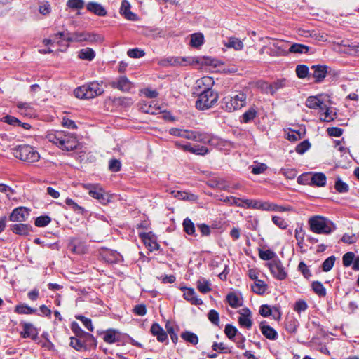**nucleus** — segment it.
I'll list each match as a JSON object with an SVG mask.
<instances>
[{
	"label": "nucleus",
	"mask_w": 359,
	"mask_h": 359,
	"mask_svg": "<svg viewBox=\"0 0 359 359\" xmlns=\"http://www.w3.org/2000/svg\"><path fill=\"white\" fill-rule=\"evenodd\" d=\"M195 64L216 66L215 60L209 57L171 56L162 59L159 62L161 66L165 67L170 66H187Z\"/></svg>",
	"instance_id": "obj_1"
},
{
	"label": "nucleus",
	"mask_w": 359,
	"mask_h": 359,
	"mask_svg": "<svg viewBox=\"0 0 359 359\" xmlns=\"http://www.w3.org/2000/svg\"><path fill=\"white\" fill-rule=\"evenodd\" d=\"M46 139L62 150L72 151L77 147L76 137L69 133L63 130L48 132Z\"/></svg>",
	"instance_id": "obj_2"
},
{
	"label": "nucleus",
	"mask_w": 359,
	"mask_h": 359,
	"mask_svg": "<svg viewBox=\"0 0 359 359\" xmlns=\"http://www.w3.org/2000/svg\"><path fill=\"white\" fill-rule=\"evenodd\" d=\"M247 104V95L242 90L231 92L222 101V108L227 112H233L241 109Z\"/></svg>",
	"instance_id": "obj_3"
},
{
	"label": "nucleus",
	"mask_w": 359,
	"mask_h": 359,
	"mask_svg": "<svg viewBox=\"0 0 359 359\" xmlns=\"http://www.w3.org/2000/svg\"><path fill=\"white\" fill-rule=\"evenodd\" d=\"M308 224L310 230L318 234H330L336 229L335 225L331 220L320 215L310 217Z\"/></svg>",
	"instance_id": "obj_4"
},
{
	"label": "nucleus",
	"mask_w": 359,
	"mask_h": 359,
	"mask_svg": "<svg viewBox=\"0 0 359 359\" xmlns=\"http://www.w3.org/2000/svg\"><path fill=\"white\" fill-rule=\"evenodd\" d=\"M11 150L15 158L27 163H34L40 159L37 150L29 144L19 145Z\"/></svg>",
	"instance_id": "obj_5"
},
{
	"label": "nucleus",
	"mask_w": 359,
	"mask_h": 359,
	"mask_svg": "<svg viewBox=\"0 0 359 359\" xmlns=\"http://www.w3.org/2000/svg\"><path fill=\"white\" fill-rule=\"evenodd\" d=\"M104 90L97 81H93L76 88L74 95L80 99H92L103 93Z\"/></svg>",
	"instance_id": "obj_6"
},
{
	"label": "nucleus",
	"mask_w": 359,
	"mask_h": 359,
	"mask_svg": "<svg viewBox=\"0 0 359 359\" xmlns=\"http://www.w3.org/2000/svg\"><path fill=\"white\" fill-rule=\"evenodd\" d=\"M64 40L66 42H88V43H100L103 41V37L99 34L81 31L75 32L72 34H65Z\"/></svg>",
	"instance_id": "obj_7"
},
{
	"label": "nucleus",
	"mask_w": 359,
	"mask_h": 359,
	"mask_svg": "<svg viewBox=\"0 0 359 359\" xmlns=\"http://www.w3.org/2000/svg\"><path fill=\"white\" fill-rule=\"evenodd\" d=\"M83 187L88 191L91 197L98 200L103 205H107L111 201L113 196L105 192L99 184H84Z\"/></svg>",
	"instance_id": "obj_8"
},
{
	"label": "nucleus",
	"mask_w": 359,
	"mask_h": 359,
	"mask_svg": "<svg viewBox=\"0 0 359 359\" xmlns=\"http://www.w3.org/2000/svg\"><path fill=\"white\" fill-rule=\"evenodd\" d=\"M218 100V95L213 90L198 94L196 107L199 110H205L212 107Z\"/></svg>",
	"instance_id": "obj_9"
},
{
	"label": "nucleus",
	"mask_w": 359,
	"mask_h": 359,
	"mask_svg": "<svg viewBox=\"0 0 359 359\" xmlns=\"http://www.w3.org/2000/svg\"><path fill=\"white\" fill-rule=\"evenodd\" d=\"M271 41L267 46L262 48V50L265 48H269V55L272 57H281L287 56L288 51L287 49V44L289 41H285L283 40H277L276 39H271Z\"/></svg>",
	"instance_id": "obj_10"
},
{
	"label": "nucleus",
	"mask_w": 359,
	"mask_h": 359,
	"mask_svg": "<svg viewBox=\"0 0 359 359\" xmlns=\"http://www.w3.org/2000/svg\"><path fill=\"white\" fill-rule=\"evenodd\" d=\"M198 135L197 142L204 144H209L210 145L218 147L220 149L230 145L229 142L222 140L217 136H213L206 133L199 132Z\"/></svg>",
	"instance_id": "obj_11"
},
{
	"label": "nucleus",
	"mask_w": 359,
	"mask_h": 359,
	"mask_svg": "<svg viewBox=\"0 0 359 359\" xmlns=\"http://www.w3.org/2000/svg\"><path fill=\"white\" fill-rule=\"evenodd\" d=\"M269 269L273 276L280 280H283L287 277V272L285 271L281 262L280 260H273L268 263Z\"/></svg>",
	"instance_id": "obj_12"
},
{
	"label": "nucleus",
	"mask_w": 359,
	"mask_h": 359,
	"mask_svg": "<svg viewBox=\"0 0 359 359\" xmlns=\"http://www.w3.org/2000/svg\"><path fill=\"white\" fill-rule=\"evenodd\" d=\"M30 210L20 206L15 208L9 216V219L14 222H23L28 219Z\"/></svg>",
	"instance_id": "obj_13"
},
{
	"label": "nucleus",
	"mask_w": 359,
	"mask_h": 359,
	"mask_svg": "<svg viewBox=\"0 0 359 359\" xmlns=\"http://www.w3.org/2000/svg\"><path fill=\"white\" fill-rule=\"evenodd\" d=\"M214 80L210 76H203L198 79L195 83V90L198 94L212 90Z\"/></svg>",
	"instance_id": "obj_14"
},
{
	"label": "nucleus",
	"mask_w": 359,
	"mask_h": 359,
	"mask_svg": "<svg viewBox=\"0 0 359 359\" xmlns=\"http://www.w3.org/2000/svg\"><path fill=\"white\" fill-rule=\"evenodd\" d=\"M198 131L189 130L172 128L169 130V133L172 135L183 137L187 140H191L197 142Z\"/></svg>",
	"instance_id": "obj_15"
},
{
	"label": "nucleus",
	"mask_w": 359,
	"mask_h": 359,
	"mask_svg": "<svg viewBox=\"0 0 359 359\" xmlns=\"http://www.w3.org/2000/svg\"><path fill=\"white\" fill-rule=\"evenodd\" d=\"M327 66L326 65H312L311 69L313 73L311 74L312 77L315 79L316 83L321 82L326 76L327 73Z\"/></svg>",
	"instance_id": "obj_16"
},
{
	"label": "nucleus",
	"mask_w": 359,
	"mask_h": 359,
	"mask_svg": "<svg viewBox=\"0 0 359 359\" xmlns=\"http://www.w3.org/2000/svg\"><path fill=\"white\" fill-rule=\"evenodd\" d=\"M240 316L238 317V323L241 327L247 329H250L252 325V321L251 320V311L248 309L245 308L240 311Z\"/></svg>",
	"instance_id": "obj_17"
},
{
	"label": "nucleus",
	"mask_w": 359,
	"mask_h": 359,
	"mask_svg": "<svg viewBox=\"0 0 359 359\" xmlns=\"http://www.w3.org/2000/svg\"><path fill=\"white\" fill-rule=\"evenodd\" d=\"M16 107L21 115L27 117H34L36 115V110L29 102H18Z\"/></svg>",
	"instance_id": "obj_18"
},
{
	"label": "nucleus",
	"mask_w": 359,
	"mask_h": 359,
	"mask_svg": "<svg viewBox=\"0 0 359 359\" xmlns=\"http://www.w3.org/2000/svg\"><path fill=\"white\" fill-rule=\"evenodd\" d=\"M111 86L123 92H130L133 88V83L126 76L119 77L116 81L111 83Z\"/></svg>",
	"instance_id": "obj_19"
},
{
	"label": "nucleus",
	"mask_w": 359,
	"mask_h": 359,
	"mask_svg": "<svg viewBox=\"0 0 359 359\" xmlns=\"http://www.w3.org/2000/svg\"><path fill=\"white\" fill-rule=\"evenodd\" d=\"M140 236L149 251L152 252L158 249L159 245L157 243L156 239L150 233H143Z\"/></svg>",
	"instance_id": "obj_20"
},
{
	"label": "nucleus",
	"mask_w": 359,
	"mask_h": 359,
	"mask_svg": "<svg viewBox=\"0 0 359 359\" xmlns=\"http://www.w3.org/2000/svg\"><path fill=\"white\" fill-rule=\"evenodd\" d=\"M306 106L310 109H319L324 111L325 104L320 100L318 96H310L306 99Z\"/></svg>",
	"instance_id": "obj_21"
},
{
	"label": "nucleus",
	"mask_w": 359,
	"mask_h": 359,
	"mask_svg": "<svg viewBox=\"0 0 359 359\" xmlns=\"http://www.w3.org/2000/svg\"><path fill=\"white\" fill-rule=\"evenodd\" d=\"M104 341L107 344H113L121 341V333L114 329H109L104 332Z\"/></svg>",
	"instance_id": "obj_22"
},
{
	"label": "nucleus",
	"mask_w": 359,
	"mask_h": 359,
	"mask_svg": "<svg viewBox=\"0 0 359 359\" xmlns=\"http://www.w3.org/2000/svg\"><path fill=\"white\" fill-rule=\"evenodd\" d=\"M32 226L27 224H16L11 226L12 231L20 236H27L32 231Z\"/></svg>",
	"instance_id": "obj_23"
},
{
	"label": "nucleus",
	"mask_w": 359,
	"mask_h": 359,
	"mask_svg": "<svg viewBox=\"0 0 359 359\" xmlns=\"http://www.w3.org/2000/svg\"><path fill=\"white\" fill-rule=\"evenodd\" d=\"M120 13L129 20H137V15L130 11V4L127 0L122 1Z\"/></svg>",
	"instance_id": "obj_24"
},
{
	"label": "nucleus",
	"mask_w": 359,
	"mask_h": 359,
	"mask_svg": "<svg viewBox=\"0 0 359 359\" xmlns=\"http://www.w3.org/2000/svg\"><path fill=\"white\" fill-rule=\"evenodd\" d=\"M260 330L262 334L270 340H275L278 338L277 332L267 324L264 322L260 324Z\"/></svg>",
	"instance_id": "obj_25"
},
{
	"label": "nucleus",
	"mask_w": 359,
	"mask_h": 359,
	"mask_svg": "<svg viewBox=\"0 0 359 359\" xmlns=\"http://www.w3.org/2000/svg\"><path fill=\"white\" fill-rule=\"evenodd\" d=\"M257 116V109L255 106L250 107L240 116L241 123H248L252 121Z\"/></svg>",
	"instance_id": "obj_26"
},
{
	"label": "nucleus",
	"mask_w": 359,
	"mask_h": 359,
	"mask_svg": "<svg viewBox=\"0 0 359 359\" xmlns=\"http://www.w3.org/2000/svg\"><path fill=\"white\" fill-rule=\"evenodd\" d=\"M151 332L154 336L156 337L160 342L165 341L168 338L166 332L158 323H154L151 325Z\"/></svg>",
	"instance_id": "obj_27"
},
{
	"label": "nucleus",
	"mask_w": 359,
	"mask_h": 359,
	"mask_svg": "<svg viewBox=\"0 0 359 359\" xmlns=\"http://www.w3.org/2000/svg\"><path fill=\"white\" fill-rule=\"evenodd\" d=\"M327 177L323 172H314L311 177V184L323 187L326 185Z\"/></svg>",
	"instance_id": "obj_28"
},
{
	"label": "nucleus",
	"mask_w": 359,
	"mask_h": 359,
	"mask_svg": "<svg viewBox=\"0 0 359 359\" xmlns=\"http://www.w3.org/2000/svg\"><path fill=\"white\" fill-rule=\"evenodd\" d=\"M184 297L186 300L190 302L194 305H201L202 299L197 298L196 292L193 288H184Z\"/></svg>",
	"instance_id": "obj_29"
},
{
	"label": "nucleus",
	"mask_w": 359,
	"mask_h": 359,
	"mask_svg": "<svg viewBox=\"0 0 359 359\" xmlns=\"http://www.w3.org/2000/svg\"><path fill=\"white\" fill-rule=\"evenodd\" d=\"M86 8L90 12H92L99 16H104L107 14V11L100 4L97 2H88L86 5Z\"/></svg>",
	"instance_id": "obj_30"
},
{
	"label": "nucleus",
	"mask_w": 359,
	"mask_h": 359,
	"mask_svg": "<svg viewBox=\"0 0 359 359\" xmlns=\"http://www.w3.org/2000/svg\"><path fill=\"white\" fill-rule=\"evenodd\" d=\"M141 109L144 113L151 114H156L162 111L161 107L154 103V102L143 104Z\"/></svg>",
	"instance_id": "obj_31"
},
{
	"label": "nucleus",
	"mask_w": 359,
	"mask_h": 359,
	"mask_svg": "<svg viewBox=\"0 0 359 359\" xmlns=\"http://www.w3.org/2000/svg\"><path fill=\"white\" fill-rule=\"evenodd\" d=\"M336 116V112L333 111V110L329 108L326 104L324 111H320V119L323 121L330 122L333 121Z\"/></svg>",
	"instance_id": "obj_32"
},
{
	"label": "nucleus",
	"mask_w": 359,
	"mask_h": 359,
	"mask_svg": "<svg viewBox=\"0 0 359 359\" xmlns=\"http://www.w3.org/2000/svg\"><path fill=\"white\" fill-rule=\"evenodd\" d=\"M78 57L81 60L92 61L95 57V53L92 48H86L79 51Z\"/></svg>",
	"instance_id": "obj_33"
},
{
	"label": "nucleus",
	"mask_w": 359,
	"mask_h": 359,
	"mask_svg": "<svg viewBox=\"0 0 359 359\" xmlns=\"http://www.w3.org/2000/svg\"><path fill=\"white\" fill-rule=\"evenodd\" d=\"M288 55L290 53L303 54L309 51V47L301 43H292L289 49H287Z\"/></svg>",
	"instance_id": "obj_34"
},
{
	"label": "nucleus",
	"mask_w": 359,
	"mask_h": 359,
	"mask_svg": "<svg viewBox=\"0 0 359 359\" xmlns=\"http://www.w3.org/2000/svg\"><path fill=\"white\" fill-rule=\"evenodd\" d=\"M224 46L229 48H232L236 50H241L243 48V43L236 37H230L226 42H224Z\"/></svg>",
	"instance_id": "obj_35"
},
{
	"label": "nucleus",
	"mask_w": 359,
	"mask_h": 359,
	"mask_svg": "<svg viewBox=\"0 0 359 359\" xmlns=\"http://www.w3.org/2000/svg\"><path fill=\"white\" fill-rule=\"evenodd\" d=\"M285 85H286V79H278L269 86L268 92L269 93H271V95H273L278 90L284 88L285 86Z\"/></svg>",
	"instance_id": "obj_36"
},
{
	"label": "nucleus",
	"mask_w": 359,
	"mask_h": 359,
	"mask_svg": "<svg viewBox=\"0 0 359 359\" xmlns=\"http://www.w3.org/2000/svg\"><path fill=\"white\" fill-rule=\"evenodd\" d=\"M69 248L71 251L74 253L81 254L85 252V246L83 244L77 241L76 239H72L69 243Z\"/></svg>",
	"instance_id": "obj_37"
},
{
	"label": "nucleus",
	"mask_w": 359,
	"mask_h": 359,
	"mask_svg": "<svg viewBox=\"0 0 359 359\" xmlns=\"http://www.w3.org/2000/svg\"><path fill=\"white\" fill-rule=\"evenodd\" d=\"M267 289V285L262 280H257L252 285V290L258 294H264Z\"/></svg>",
	"instance_id": "obj_38"
},
{
	"label": "nucleus",
	"mask_w": 359,
	"mask_h": 359,
	"mask_svg": "<svg viewBox=\"0 0 359 359\" xmlns=\"http://www.w3.org/2000/svg\"><path fill=\"white\" fill-rule=\"evenodd\" d=\"M204 43V36L201 33H194L191 35L190 45L194 48L201 46Z\"/></svg>",
	"instance_id": "obj_39"
},
{
	"label": "nucleus",
	"mask_w": 359,
	"mask_h": 359,
	"mask_svg": "<svg viewBox=\"0 0 359 359\" xmlns=\"http://www.w3.org/2000/svg\"><path fill=\"white\" fill-rule=\"evenodd\" d=\"M181 337L186 341L196 345L198 343V337L195 334L190 331H185L181 334Z\"/></svg>",
	"instance_id": "obj_40"
},
{
	"label": "nucleus",
	"mask_w": 359,
	"mask_h": 359,
	"mask_svg": "<svg viewBox=\"0 0 359 359\" xmlns=\"http://www.w3.org/2000/svg\"><path fill=\"white\" fill-rule=\"evenodd\" d=\"M183 228H184V231L189 234V235H191V236H195V225L192 222V221L189 219V218H186L184 219L183 221Z\"/></svg>",
	"instance_id": "obj_41"
},
{
	"label": "nucleus",
	"mask_w": 359,
	"mask_h": 359,
	"mask_svg": "<svg viewBox=\"0 0 359 359\" xmlns=\"http://www.w3.org/2000/svg\"><path fill=\"white\" fill-rule=\"evenodd\" d=\"M15 312L19 314H32L36 313V309H32L26 304H20L15 306Z\"/></svg>",
	"instance_id": "obj_42"
},
{
	"label": "nucleus",
	"mask_w": 359,
	"mask_h": 359,
	"mask_svg": "<svg viewBox=\"0 0 359 359\" xmlns=\"http://www.w3.org/2000/svg\"><path fill=\"white\" fill-rule=\"evenodd\" d=\"M311 286L313 292L319 297H325L326 295V289L320 282L314 281L312 283Z\"/></svg>",
	"instance_id": "obj_43"
},
{
	"label": "nucleus",
	"mask_w": 359,
	"mask_h": 359,
	"mask_svg": "<svg viewBox=\"0 0 359 359\" xmlns=\"http://www.w3.org/2000/svg\"><path fill=\"white\" fill-rule=\"evenodd\" d=\"M334 188L339 193H346L349 190L348 185L343 182L340 177H337L335 181Z\"/></svg>",
	"instance_id": "obj_44"
},
{
	"label": "nucleus",
	"mask_w": 359,
	"mask_h": 359,
	"mask_svg": "<svg viewBox=\"0 0 359 359\" xmlns=\"http://www.w3.org/2000/svg\"><path fill=\"white\" fill-rule=\"evenodd\" d=\"M226 300L233 308H237L241 305V299L235 293H230L226 297Z\"/></svg>",
	"instance_id": "obj_45"
},
{
	"label": "nucleus",
	"mask_w": 359,
	"mask_h": 359,
	"mask_svg": "<svg viewBox=\"0 0 359 359\" xmlns=\"http://www.w3.org/2000/svg\"><path fill=\"white\" fill-rule=\"evenodd\" d=\"M197 289L203 294H206L211 290L210 282L202 279L197 281Z\"/></svg>",
	"instance_id": "obj_46"
},
{
	"label": "nucleus",
	"mask_w": 359,
	"mask_h": 359,
	"mask_svg": "<svg viewBox=\"0 0 359 359\" xmlns=\"http://www.w3.org/2000/svg\"><path fill=\"white\" fill-rule=\"evenodd\" d=\"M64 36H65V34L63 32H58L54 35V36L53 37L52 39H43V43L46 46H48V45H49L50 43H57L59 44L62 41H65Z\"/></svg>",
	"instance_id": "obj_47"
},
{
	"label": "nucleus",
	"mask_w": 359,
	"mask_h": 359,
	"mask_svg": "<svg viewBox=\"0 0 359 359\" xmlns=\"http://www.w3.org/2000/svg\"><path fill=\"white\" fill-rule=\"evenodd\" d=\"M299 326V322L295 318L287 319L285 323L286 330L290 332L294 333L297 331Z\"/></svg>",
	"instance_id": "obj_48"
},
{
	"label": "nucleus",
	"mask_w": 359,
	"mask_h": 359,
	"mask_svg": "<svg viewBox=\"0 0 359 359\" xmlns=\"http://www.w3.org/2000/svg\"><path fill=\"white\" fill-rule=\"evenodd\" d=\"M238 330L237 328L231 325L226 324L224 328V333L226 336L231 340H233L234 337L237 334Z\"/></svg>",
	"instance_id": "obj_49"
},
{
	"label": "nucleus",
	"mask_w": 359,
	"mask_h": 359,
	"mask_svg": "<svg viewBox=\"0 0 359 359\" xmlns=\"http://www.w3.org/2000/svg\"><path fill=\"white\" fill-rule=\"evenodd\" d=\"M335 259L334 256L327 257L322 264V270L325 272L330 271L334 264Z\"/></svg>",
	"instance_id": "obj_50"
},
{
	"label": "nucleus",
	"mask_w": 359,
	"mask_h": 359,
	"mask_svg": "<svg viewBox=\"0 0 359 359\" xmlns=\"http://www.w3.org/2000/svg\"><path fill=\"white\" fill-rule=\"evenodd\" d=\"M296 74L299 79H304L309 76V68L304 65H298L296 67Z\"/></svg>",
	"instance_id": "obj_51"
},
{
	"label": "nucleus",
	"mask_w": 359,
	"mask_h": 359,
	"mask_svg": "<svg viewBox=\"0 0 359 359\" xmlns=\"http://www.w3.org/2000/svg\"><path fill=\"white\" fill-rule=\"evenodd\" d=\"M70 346L78 351H86V346L77 338L72 337L70 338Z\"/></svg>",
	"instance_id": "obj_52"
},
{
	"label": "nucleus",
	"mask_w": 359,
	"mask_h": 359,
	"mask_svg": "<svg viewBox=\"0 0 359 359\" xmlns=\"http://www.w3.org/2000/svg\"><path fill=\"white\" fill-rule=\"evenodd\" d=\"M175 197L181 200L194 201L197 198L196 196L186 191H177L175 194Z\"/></svg>",
	"instance_id": "obj_53"
},
{
	"label": "nucleus",
	"mask_w": 359,
	"mask_h": 359,
	"mask_svg": "<svg viewBox=\"0 0 359 359\" xmlns=\"http://www.w3.org/2000/svg\"><path fill=\"white\" fill-rule=\"evenodd\" d=\"M280 173L289 180H293L296 177L297 171L294 168H285L280 170Z\"/></svg>",
	"instance_id": "obj_54"
},
{
	"label": "nucleus",
	"mask_w": 359,
	"mask_h": 359,
	"mask_svg": "<svg viewBox=\"0 0 359 359\" xmlns=\"http://www.w3.org/2000/svg\"><path fill=\"white\" fill-rule=\"evenodd\" d=\"M72 331L78 336L86 335L89 338H90L93 341H95L94 337L88 333L85 332L76 323H73L72 325Z\"/></svg>",
	"instance_id": "obj_55"
},
{
	"label": "nucleus",
	"mask_w": 359,
	"mask_h": 359,
	"mask_svg": "<svg viewBox=\"0 0 359 359\" xmlns=\"http://www.w3.org/2000/svg\"><path fill=\"white\" fill-rule=\"evenodd\" d=\"M51 219L49 216H40L35 220V225L38 227H44L50 224Z\"/></svg>",
	"instance_id": "obj_56"
},
{
	"label": "nucleus",
	"mask_w": 359,
	"mask_h": 359,
	"mask_svg": "<svg viewBox=\"0 0 359 359\" xmlns=\"http://www.w3.org/2000/svg\"><path fill=\"white\" fill-rule=\"evenodd\" d=\"M65 203L71 207L72 210L75 212H77L80 214H83L85 210L83 207L79 205L76 202H74L72 199L67 198L65 200Z\"/></svg>",
	"instance_id": "obj_57"
},
{
	"label": "nucleus",
	"mask_w": 359,
	"mask_h": 359,
	"mask_svg": "<svg viewBox=\"0 0 359 359\" xmlns=\"http://www.w3.org/2000/svg\"><path fill=\"white\" fill-rule=\"evenodd\" d=\"M76 318L80 320L87 330H88L90 332L93 331L94 328L92 324V321L90 318H88L81 315L76 316Z\"/></svg>",
	"instance_id": "obj_58"
},
{
	"label": "nucleus",
	"mask_w": 359,
	"mask_h": 359,
	"mask_svg": "<svg viewBox=\"0 0 359 359\" xmlns=\"http://www.w3.org/2000/svg\"><path fill=\"white\" fill-rule=\"evenodd\" d=\"M273 223L281 229H286L288 226L287 222L279 216L272 217Z\"/></svg>",
	"instance_id": "obj_59"
},
{
	"label": "nucleus",
	"mask_w": 359,
	"mask_h": 359,
	"mask_svg": "<svg viewBox=\"0 0 359 359\" xmlns=\"http://www.w3.org/2000/svg\"><path fill=\"white\" fill-rule=\"evenodd\" d=\"M355 255L352 252H346L342 257V262L344 266L347 267L353 264Z\"/></svg>",
	"instance_id": "obj_60"
},
{
	"label": "nucleus",
	"mask_w": 359,
	"mask_h": 359,
	"mask_svg": "<svg viewBox=\"0 0 359 359\" xmlns=\"http://www.w3.org/2000/svg\"><path fill=\"white\" fill-rule=\"evenodd\" d=\"M208 320L212 324H214L215 325H217V326L219 325V313L217 311H215L214 309L210 310L208 313Z\"/></svg>",
	"instance_id": "obj_61"
},
{
	"label": "nucleus",
	"mask_w": 359,
	"mask_h": 359,
	"mask_svg": "<svg viewBox=\"0 0 359 359\" xmlns=\"http://www.w3.org/2000/svg\"><path fill=\"white\" fill-rule=\"evenodd\" d=\"M212 348L215 351H222L223 353H231V348L227 347L222 342H221V343L214 342L212 346Z\"/></svg>",
	"instance_id": "obj_62"
},
{
	"label": "nucleus",
	"mask_w": 359,
	"mask_h": 359,
	"mask_svg": "<svg viewBox=\"0 0 359 359\" xmlns=\"http://www.w3.org/2000/svg\"><path fill=\"white\" fill-rule=\"evenodd\" d=\"M308 309L307 303L302 299L297 300L294 306V310L300 313L302 311H305Z\"/></svg>",
	"instance_id": "obj_63"
},
{
	"label": "nucleus",
	"mask_w": 359,
	"mask_h": 359,
	"mask_svg": "<svg viewBox=\"0 0 359 359\" xmlns=\"http://www.w3.org/2000/svg\"><path fill=\"white\" fill-rule=\"evenodd\" d=\"M311 147V144L308 140H304L299 144L296 147V151L299 154H303L306 152Z\"/></svg>",
	"instance_id": "obj_64"
}]
</instances>
